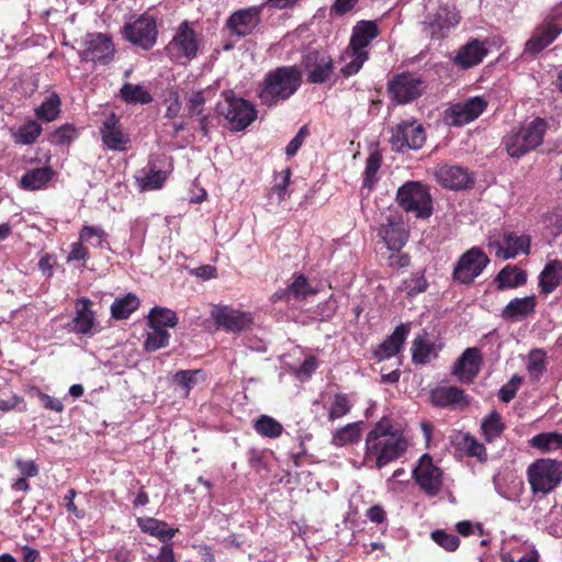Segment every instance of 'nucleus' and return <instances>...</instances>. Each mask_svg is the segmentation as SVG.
<instances>
[{
    "instance_id": "36",
    "label": "nucleus",
    "mask_w": 562,
    "mask_h": 562,
    "mask_svg": "<svg viewBox=\"0 0 562 562\" xmlns=\"http://www.w3.org/2000/svg\"><path fill=\"white\" fill-rule=\"evenodd\" d=\"M364 422H355L336 429L331 436V445L335 447H345L347 445L357 443L362 435Z\"/></svg>"
},
{
    "instance_id": "17",
    "label": "nucleus",
    "mask_w": 562,
    "mask_h": 562,
    "mask_svg": "<svg viewBox=\"0 0 562 562\" xmlns=\"http://www.w3.org/2000/svg\"><path fill=\"white\" fill-rule=\"evenodd\" d=\"M486 108L487 101L484 97H473L446 110L445 120L449 125L462 126L477 119Z\"/></svg>"
},
{
    "instance_id": "8",
    "label": "nucleus",
    "mask_w": 562,
    "mask_h": 562,
    "mask_svg": "<svg viewBox=\"0 0 562 562\" xmlns=\"http://www.w3.org/2000/svg\"><path fill=\"white\" fill-rule=\"evenodd\" d=\"M300 67L306 74V81L312 85L327 82L334 75V59L322 49H310L302 54Z\"/></svg>"
},
{
    "instance_id": "28",
    "label": "nucleus",
    "mask_w": 562,
    "mask_h": 562,
    "mask_svg": "<svg viewBox=\"0 0 562 562\" xmlns=\"http://www.w3.org/2000/svg\"><path fill=\"white\" fill-rule=\"evenodd\" d=\"M487 53L488 49L484 42L471 38L459 48L453 63L462 69H469L481 64Z\"/></svg>"
},
{
    "instance_id": "48",
    "label": "nucleus",
    "mask_w": 562,
    "mask_h": 562,
    "mask_svg": "<svg viewBox=\"0 0 562 562\" xmlns=\"http://www.w3.org/2000/svg\"><path fill=\"white\" fill-rule=\"evenodd\" d=\"M167 178L166 171L150 167L143 177L137 178V182L142 191H153L161 189Z\"/></svg>"
},
{
    "instance_id": "25",
    "label": "nucleus",
    "mask_w": 562,
    "mask_h": 562,
    "mask_svg": "<svg viewBox=\"0 0 562 562\" xmlns=\"http://www.w3.org/2000/svg\"><path fill=\"white\" fill-rule=\"evenodd\" d=\"M411 330L408 323H401L378 347L373 350V358L381 362L397 355L407 339Z\"/></svg>"
},
{
    "instance_id": "14",
    "label": "nucleus",
    "mask_w": 562,
    "mask_h": 562,
    "mask_svg": "<svg viewBox=\"0 0 562 562\" xmlns=\"http://www.w3.org/2000/svg\"><path fill=\"white\" fill-rule=\"evenodd\" d=\"M262 7L252 5L233 12L225 22V29L228 30L232 36L238 38L252 34L261 23Z\"/></svg>"
},
{
    "instance_id": "43",
    "label": "nucleus",
    "mask_w": 562,
    "mask_h": 562,
    "mask_svg": "<svg viewBox=\"0 0 562 562\" xmlns=\"http://www.w3.org/2000/svg\"><path fill=\"white\" fill-rule=\"evenodd\" d=\"M529 445L542 452L562 450V434L555 431L540 432L529 440Z\"/></svg>"
},
{
    "instance_id": "34",
    "label": "nucleus",
    "mask_w": 562,
    "mask_h": 562,
    "mask_svg": "<svg viewBox=\"0 0 562 562\" xmlns=\"http://www.w3.org/2000/svg\"><path fill=\"white\" fill-rule=\"evenodd\" d=\"M527 282V273L517 266L507 265L496 274L494 283L498 291L516 289Z\"/></svg>"
},
{
    "instance_id": "60",
    "label": "nucleus",
    "mask_w": 562,
    "mask_h": 562,
    "mask_svg": "<svg viewBox=\"0 0 562 562\" xmlns=\"http://www.w3.org/2000/svg\"><path fill=\"white\" fill-rule=\"evenodd\" d=\"M307 134L308 131L305 125L299 130L296 135L286 145L285 153L289 157H293L299 151Z\"/></svg>"
},
{
    "instance_id": "51",
    "label": "nucleus",
    "mask_w": 562,
    "mask_h": 562,
    "mask_svg": "<svg viewBox=\"0 0 562 562\" xmlns=\"http://www.w3.org/2000/svg\"><path fill=\"white\" fill-rule=\"evenodd\" d=\"M170 334L166 329H153L147 334L144 342V348L148 352H154L160 348L167 347L169 344Z\"/></svg>"
},
{
    "instance_id": "64",
    "label": "nucleus",
    "mask_w": 562,
    "mask_h": 562,
    "mask_svg": "<svg viewBox=\"0 0 562 562\" xmlns=\"http://www.w3.org/2000/svg\"><path fill=\"white\" fill-rule=\"evenodd\" d=\"M56 262V258L52 254H45L43 255L38 260V269L43 272L46 277L53 276V268Z\"/></svg>"
},
{
    "instance_id": "27",
    "label": "nucleus",
    "mask_w": 562,
    "mask_h": 562,
    "mask_svg": "<svg viewBox=\"0 0 562 562\" xmlns=\"http://www.w3.org/2000/svg\"><path fill=\"white\" fill-rule=\"evenodd\" d=\"M501 241L490 243L496 247V256L502 259H512L519 254L528 255L530 251V238L526 235H518L514 232H506Z\"/></svg>"
},
{
    "instance_id": "58",
    "label": "nucleus",
    "mask_w": 562,
    "mask_h": 562,
    "mask_svg": "<svg viewBox=\"0 0 562 562\" xmlns=\"http://www.w3.org/2000/svg\"><path fill=\"white\" fill-rule=\"evenodd\" d=\"M404 286L408 296H415L428 289V282L424 273L416 274L404 281Z\"/></svg>"
},
{
    "instance_id": "1",
    "label": "nucleus",
    "mask_w": 562,
    "mask_h": 562,
    "mask_svg": "<svg viewBox=\"0 0 562 562\" xmlns=\"http://www.w3.org/2000/svg\"><path fill=\"white\" fill-rule=\"evenodd\" d=\"M406 450L407 440L403 434L394 430L387 418H382L367 435L364 461L382 469L401 458Z\"/></svg>"
},
{
    "instance_id": "37",
    "label": "nucleus",
    "mask_w": 562,
    "mask_h": 562,
    "mask_svg": "<svg viewBox=\"0 0 562 562\" xmlns=\"http://www.w3.org/2000/svg\"><path fill=\"white\" fill-rule=\"evenodd\" d=\"M137 525L143 532L155 536L161 541L170 540L178 531V529L168 527L166 521L153 517L137 518Z\"/></svg>"
},
{
    "instance_id": "24",
    "label": "nucleus",
    "mask_w": 562,
    "mask_h": 562,
    "mask_svg": "<svg viewBox=\"0 0 562 562\" xmlns=\"http://www.w3.org/2000/svg\"><path fill=\"white\" fill-rule=\"evenodd\" d=\"M435 177L439 184L451 190L468 189L474 182L468 169L447 164L436 169Z\"/></svg>"
},
{
    "instance_id": "26",
    "label": "nucleus",
    "mask_w": 562,
    "mask_h": 562,
    "mask_svg": "<svg viewBox=\"0 0 562 562\" xmlns=\"http://www.w3.org/2000/svg\"><path fill=\"white\" fill-rule=\"evenodd\" d=\"M93 302L81 296L75 301V317L72 319L74 331L80 335H93L98 326L94 311H92Z\"/></svg>"
},
{
    "instance_id": "56",
    "label": "nucleus",
    "mask_w": 562,
    "mask_h": 562,
    "mask_svg": "<svg viewBox=\"0 0 562 562\" xmlns=\"http://www.w3.org/2000/svg\"><path fill=\"white\" fill-rule=\"evenodd\" d=\"M347 54L351 56V60L340 69V74L344 78L357 75L363 67L364 63L369 59V55H362L360 53Z\"/></svg>"
},
{
    "instance_id": "35",
    "label": "nucleus",
    "mask_w": 562,
    "mask_h": 562,
    "mask_svg": "<svg viewBox=\"0 0 562 562\" xmlns=\"http://www.w3.org/2000/svg\"><path fill=\"white\" fill-rule=\"evenodd\" d=\"M50 167H38L27 170L20 179V187L24 190L35 191L43 189L53 178Z\"/></svg>"
},
{
    "instance_id": "29",
    "label": "nucleus",
    "mask_w": 562,
    "mask_h": 562,
    "mask_svg": "<svg viewBox=\"0 0 562 562\" xmlns=\"http://www.w3.org/2000/svg\"><path fill=\"white\" fill-rule=\"evenodd\" d=\"M537 307L536 295L515 297L502 310L501 317L509 323L521 322L533 315Z\"/></svg>"
},
{
    "instance_id": "50",
    "label": "nucleus",
    "mask_w": 562,
    "mask_h": 562,
    "mask_svg": "<svg viewBox=\"0 0 562 562\" xmlns=\"http://www.w3.org/2000/svg\"><path fill=\"white\" fill-rule=\"evenodd\" d=\"M211 92V89H201L192 92L188 98V115L190 117L204 114V104L207 100V94Z\"/></svg>"
},
{
    "instance_id": "44",
    "label": "nucleus",
    "mask_w": 562,
    "mask_h": 562,
    "mask_svg": "<svg viewBox=\"0 0 562 562\" xmlns=\"http://www.w3.org/2000/svg\"><path fill=\"white\" fill-rule=\"evenodd\" d=\"M382 155L379 150L369 154L362 178V187L372 190L379 181L378 171L382 166Z\"/></svg>"
},
{
    "instance_id": "11",
    "label": "nucleus",
    "mask_w": 562,
    "mask_h": 562,
    "mask_svg": "<svg viewBox=\"0 0 562 562\" xmlns=\"http://www.w3.org/2000/svg\"><path fill=\"white\" fill-rule=\"evenodd\" d=\"M425 142V128L415 120L402 121L392 128L390 143L395 151L404 153L407 149H419Z\"/></svg>"
},
{
    "instance_id": "15",
    "label": "nucleus",
    "mask_w": 562,
    "mask_h": 562,
    "mask_svg": "<svg viewBox=\"0 0 562 562\" xmlns=\"http://www.w3.org/2000/svg\"><path fill=\"white\" fill-rule=\"evenodd\" d=\"M86 48L79 53L82 61L108 65L112 61L115 47L112 38L103 33L88 34Z\"/></svg>"
},
{
    "instance_id": "10",
    "label": "nucleus",
    "mask_w": 562,
    "mask_h": 562,
    "mask_svg": "<svg viewBox=\"0 0 562 562\" xmlns=\"http://www.w3.org/2000/svg\"><path fill=\"white\" fill-rule=\"evenodd\" d=\"M122 34L132 44L150 49L157 42V21L147 12L143 13L135 21L125 23Z\"/></svg>"
},
{
    "instance_id": "41",
    "label": "nucleus",
    "mask_w": 562,
    "mask_h": 562,
    "mask_svg": "<svg viewBox=\"0 0 562 562\" xmlns=\"http://www.w3.org/2000/svg\"><path fill=\"white\" fill-rule=\"evenodd\" d=\"M43 128L40 123L34 120H29L18 130H11V137L18 145H32L41 136Z\"/></svg>"
},
{
    "instance_id": "19",
    "label": "nucleus",
    "mask_w": 562,
    "mask_h": 562,
    "mask_svg": "<svg viewBox=\"0 0 562 562\" xmlns=\"http://www.w3.org/2000/svg\"><path fill=\"white\" fill-rule=\"evenodd\" d=\"M381 34L380 26L376 21L373 20H360L351 30V36L349 44L346 48V53H360L362 55H369L367 49L370 44L379 37Z\"/></svg>"
},
{
    "instance_id": "40",
    "label": "nucleus",
    "mask_w": 562,
    "mask_h": 562,
    "mask_svg": "<svg viewBox=\"0 0 562 562\" xmlns=\"http://www.w3.org/2000/svg\"><path fill=\"white\" fill-rule=\"evenodd\" d=\"M178 324V316L176 312L170 308L155 306L148 314V325L153 329H166V327H176Z\"/></svg>"
},
{
    "instance_id": "47",
    "label": "nucleus",
    "mask_w": 562,
    "mask_h": 562,
    "mask_svg": "<svg viewBox=\"0 0 562 562\" xmlns=\"http://www.w3.org/2000/svg\"><path fill=\"white\" fill-rule=\"evenodd\" d=\"M482 431L486 441L492 442L496 438L501 437L505 429V425L502 420V415L493 411L482 423Z\"/></svg>"
},
{
    "instance_id": "42",
    "label": "nucleus",
    "mask_w": 562,
    "mask_h": 562,
    "mask_svg": "<svg viewBox=\"0 0 562 562\" xmlns=\"http://www.w3.org/2000/svg\"><path fill=\"white\" fill-rule=\"evenodd\" d=\"M547 352L541 348L530 350L527 359V372L532 381L538 382L547 371Z\"/></svg>"
},
{
    "instance_id": "2",
    "label": "nucleus",
    "mask_w": 562,
    "mask_h": 562,
    "mask_svg": "<svg viewBox=\"0 0 562 562\" xmlns=\"http://www.w3.org/2000/svg\"><path fill=\"white\" fill-rule=\"evenodd\" d=\"M302 85V70L296 65L280 66L268 71L259 85L258 98L266 106L289 100Z\"/></svg>"
},
{
    "instance_id": "22",
    "label": "nucleus",
    "mask_w": 562,
    "mask_h": 562,
    "mask_svg": "<svg viewBox=\"0 0 562 562\" xmlns=\"http://www.w3.org/2000/svg\"><path fill=\"white\" fill-rule=\"evenodd\" d=\"M100 134L103 144L112 150L125 151L131 142L128 134L123 132L120 117L111 113L102 123Z\"/></svg>"
},
{
    "instance_id": "3",
    "label": "nucleus",
    "mask_w": 562,
    "mask_h": 562,
    "mask_svg": "<svg viewBox=\"0 0 562 562\" xmlns=\"http://www.w3.org/2000/svg\"><path fill=\"white\" fill-rule=\"evenodd\" d=\"M547 130V121L542 117H536L519 127L513 128L504 136L502 144L510 157L520 158L542 144Z\"/></svg>"
},
{
    "instance_id": "39",
    "label": "nucleus",
    "mask_w": 562,
    "mask_h": 562,
    "mask_svg": "<svg viewBox=\"0 0 562 562\" xmlns=\"http://www.w3.org/2000/svg\"><path fill=\"white\" fill-rule=\"evenodd\" d=\"M139 299L134 293L116 297L111 305V316L117 321L126 319L139 307Z\"/></svg>"
},
{
    "instance_id": "59",
    "label": "nucleus",
    "mask_w": 562,
    "mask_h": 562,
    "mask_svg": "<svg viewBox=\"0 0 562 562\" xmlns=\"http://www.w3.org/2000/svg\"><path fill=\"white\" fill-rule=\"evenodd\" d=\"M201 370H181L175 374V381L189 394L190 390L196 384V375Z\"/></svg>"
},
{
    "instance_id": "16",
    "label": "nucleus",
    "mask_w": 562,
    "mask_h": 562,
    "mask_svg": "<svg viewBox=\"0 0 562 562\" xmlns=\"http://www.w3.org/2000/svg\"><path fill=\"white\" fill-rule=\"evenodd\" d=\"M170 56L176 59H193L198 55L199 42L195 31L187 21L182 22L171 42L167 45Z\"/></svg>"
},
{
    "instance_id": "18",
    "label": "nucleus",
    "mask_w": 562,
    "mask_h": 562,
    "mask_svg": "<svg viewBox=\"0 0 562 562\" xmlns=\"http://www.w3.org/2000/svg\"><path fill=\"white\" fill-rule=\"evenodd\" d=\"M461 16L454 8L440 7L424 23V31L434 40L447 37L452 29L460 23Z\"/></svg>"
},
{
    "instance_id": "21",
    "label": "nucleus",
    "mask_w": 562,
    "mask_h": 562,
    "mask_svg": "<svg viewBox=\"0 0 562 562\" xmlns=\"http://www.w3.org/2000/svg\"><path fill=\"white\" fill-rule=\"evenodd\" d=\"M429 401L435 407L450 409L464 408L470 404L465 391L454 385L436 386L430 391Z\"/></svg>"
},
{
    "instance_id": "46",
    "label": "nucleus",
    "mask_w": 562,
    "mask_h": 562,
    "mask_svg": "<svg viewBox=\"0 0 562 562\" xmlns=\"http://www.w3.org/2000/svg\"><path fill=\"white\" fill-rule=\"evenodd\" d=\"M252 427L258 435L270 439L279 438L283 432L282 424L269 415H260Z\"/></svg>"
},
{
    "instance_id": "33",
    "label": "nucleus",
    "mask_w": 562,
    "mask_h": 562,
    "mask_svg": "<svg viewBox=\"0 0 562 562\" xmlns=\"http://www.w3.org/2000/svg\"><path fill=\"white\" fill-rule=\"evenodd\" d=\"M438 357L436 345L428 339V333L418 335L412 342V361L415 364H427Z\"/></svg>"
},
{
    "instance_id": "20",
    "label": "nucleus",
    "mask_w": 562,
    "mask_h": 562,
    "mask_svg": "<svg viewBox=\"0 0 562 562\" xmlns=\"http://www.w3.org/2000/svg\"><path fill=\"white\" fill-rule=\"evenodd\" d=\"M483 363V356L479 348H467L456 360L451 368V374L461 383H473Z\"/></svg>"
},
{
    "instance_id": "13",
    "label": "nucleus",
    "mask_w": 562,
    "mask_h": 562,
    "mask_svg": "<svg viewBox=\"0 0 562 562\" xmlns=\"http://www.w3.org/2000/svg\"><path fill=\"white\" fill-rule=\"evenodd\" d=\"M211 318L217 328L227 333H240L252 325V316L248 312L233 308L228 305H216L211 311Z\"/></svg>"
},
{
    "instance_id": "32",
    "label": "nucleus",
    "mask_w": 562,
    "mask_h": 562,
    "mask_svg": "<svg viewBox=\"0 0 562 562\" xmlns=\"http://www.w3.org/2000/svg\"><path fill=\"white\" fill-rule=\"evenodd\" d=\"M539 292L542 295L552 293L562 284V262L559 260H550L540 272Z\"/></svg>"
},
{
    "instance_id": "6",
    "label": "nucleus",
    "mask_w": 562,
    "mask_h": 562,
    "mask_svg": "<svg viewBox=\"0 0 562 562\" xmlns=\"http://www.w3.org/2000/svg\"><path fill=\"white\" fill-rule=\"evenodd\" d=\"M224 102L216 104V113L224 116L232 131H243L257 119V110L254 104L235 95L233 91L223 93Z\"/></svg>"
},
{
    "instance_id": "31",
    "label": "nucleus",
    "mask_w": 562,
    "mask_h": 562,
    "mask_svg": "<svg viewBox=\"0 0 562 562\" xmlns=\"http://www.w3.org/2000/svg\"><path fill=\"white\" fill-rule=\"evenodd\" d=\"M104 235L105 233L103 229L85 225L79 233V241L72 243L70 246L67 261H83L85 265L89 258V250L83 246V241H89L93 236H98L100 238L99 245H101Z\"/></svg>"
},
{
    "instance_id": "5",
    "label": "nucleus",
    "mask_w": 562,
    "mask_h": 562,
    "mask_svg": "<svg viewBox=\"0 0 562 562\" xmlns=\"http://www.w3.org/2000/svg\"><path fill=\"white\" fill-rule=\"evenodd\" d=\"M527 479L535 495L549 494L562 481V461L549 458L537 459L528 467Z\"/></svg>"
},
{
    "instance_id": "54",
    "label": "nucleus",
    "mask_w": 562,
    "mask_h": 562,
    "mask_svg": "<svg viewBox=\"0 0 562 562\" xmlns=\"http://www.w3.org/2000/svg\"><path fill=\"white\" fill-rule=\"evenodd\" d=\"M463 449L469 457H474L480 462H485L487 460V453L484 445L470 435H465L463 438Z\"/></svg>"
},
{
    "instance_id": "30",
    "label": "nucleus",
    "mask_w": 562,
    "mask_h": 562,
    "mask_svg": "<svg viewBox=\"0 0 562 562\" xmlns=\"http://www.w3.org/2000/svg\"><path fill=\"white\" fill-rule=\"evenodd\" d=\"M561 33V27L554 23H546L536 29L526 43V50L536 55L548 47Z\"/></svg>"
},
{
    "instance_id": "55",
    "label": "nucleus",
    "mask_w": 562,
    "mask_h": 562,
    "mask_svg": "<svg viewBox=\"0 0 562 562\" xmlns=\"http://www.w3.org/2000/svg\"><path fill=\"white\" fill-rule=\"evenodd\" d=\"M288 288L291 295L295 299H305L311 294H315V291L308 283L307 278L302 273L295 276L293 282Z\"/></svg>"
},
{
    "instance_id": "53",
    "label": "nucleus",
    "mask_w": 562,
    "mask_h": 562,
    "mask_svg": "<svg viewBox=\"0 0 562 562\" xmlns=\"http://www.w3.org/2000/svg\"><path fill=\"white\" fill-rule=\"evenodd\" d=\"M78 135L75 125L66 123L50 134V143L55 145H69Z\"/></svg>"
},
{
    "instance_id": "4",
    "label": "nucleus",
    "mask_w": 562,
    "mask_h": 562,
    "mask_svg": "<svg viewBox=\"0 0 562 562\" xmlns=\"http://www.w3.org/2000/svg\"><path fill=\"white\" fill-rule=\"evenodd\" d=\"M396 202L404 212L419 220H428L434 212L429 188L419 181L402 184L396 192Z\"/></svg>"
},
{
    "instance_id": "12",
    "label": "nucleus",
    "mask_w": 562,
    "mask_h": 562,
    "mask_svg": "<svg viewBox=\"0 0 562 562\" xmlns=\"http://www.w3.org/2000/svg\"><path fill=\"white\" fill-rule=\"evenodd\" d=\"M413 477L419 488L428 496H437L443 485V472L428 453H424L413 470Z\"/></svg>"
},
{
    "instance_id": "7",
    "label": "nucleus",
    "mask_w": 562,
    "mask_h": 562,
    "mask_svg": "<svg viewBox=\"0 0 562 562\" xmlns=\"http://www.w3.org/2000/svg\"><path fill=\"white\" fill-rule=\"evenodd\" d=\"M426 85L422 77L411 71L394 75L386 85L390 99L396 104H407L418 99Z\"/></svg>"
},
{
    "instance_id": "49",
    "label": "nucleus",
    "mask_w": 562,
    "mask_h": 562,
    "mask_svg": "<svg viewBox=\"0 0 562 562\" xmlns=\"http://www.w3.org/2000/svg\"><path fill=\"white\" fill-rule=\"evenodd\" d=\"M352 404L345 393H336L328 409V420L339 419L351 411Z\"/></svg>"
},
{
    "instance_id": "9",
    "label": "nucleus",
    "mask_w": 562,
    "mask_h": 562,
    "mask_svg": "<svg viewBox=\"0 0 562 562\" xmlns=\"http://www.w3.org/2000/svg\"><path fill=\"white\" fill-rule=\"evenodd\" d=\"M490 263L487 255L479 247L463 252L454 265L452 277L464 285H471Z\"/></svg>"
},
{
    "instance_id": "61",
    "label": "nucleus",
    "mask_w": 562,
    "mask_h": 562,
    "mask_svg": "<svg viewBox=\"0 0 562 562\" xmlns=\"http://www.w3.org/2000/svg\"><path fill=\"white\" fill-rule=\"evenodd\" d=\"M38 400L41 401L44 408L48 411H54L56 413H61L64 411V404L59 398L53 397L42 391H37Z\"/></svg>"
},
{
    "instance_id": "57",
    "label": "nucleus",
    "mask_w": 562,
    "mask_h": 562,
    "mask_svg": "<svg viewBox=\"0 0 562 562\" xmlns=\"http://www.w3.org/2000/svg\"><path fill=\"white\" fill-rule=\"evenodd\" d=\"M522 383V378L514 374L510 380L499 389L498 397L504 403H509L515 398L519 386Z\"/></svg>"
},
{
    "instance_id": "45",
    "label": "nucleus",
    "mask_w": 562,
    "mask_h": 562,
    "mask_svg": "<svg viewBox=\"0 0 562 562\" xmlns=\"http://www.w3.org/2000/svg\"><path fill=\"white\" fill-rule=\"evenodd\" d=\"M61 100L56 92L50 93L35 110V116L43 122H53L60 114Z\"/></svg>"
},
{
    "instance_id": "52",
    "label": "nucleus",
    "mask_w": 562,
    "mask_h": 562,
    "mask_svg": "<svg viewBox=\"0 0 562 562\" xmlns=\"http://www.w3.org/2000/svg\"><path fill=\"white\" fill-rule=\"evenodd\" d=\"M431 540L448 552L456 551L460 546V539L453 533H448L442 529L435 530L430 533Z\"/></svg>"
},
{
    "instance_id": "23",
    "label": "nucleus",
    "mask_w": 562,
    "mask_h": 562,
    "mask_svg": "<svg viewBox=\"0 0 562 562\" xmlns=\"http://www.w3.org/2000/svg\"><path fill=\"white\" fill-rule=\"evenodd\" d=\"M378 236L390 251L398 252L407 243L409 233L401 220L389 216L378 228Z\"/></svg>"
},
{
    "instance_id": "38",
    "label": "nucleus",
    "mask_w": 562,
    "mask_h": 562,
    "mask_svg": "<svg viewBox=\"0 0 562 562\" xmlns=\"http://www.w3.org/2000/svg\"><path fill=\"white\" fill-rule=\"evenodd\" d=\"M120 98L127 104H149L153 95L140 85L125 82L120 89Z\"/></svg>"
},
{
    "instance_id": "62",
    "label": "nucleus",
    "mask_w": 562,
    "mask_h": 562,
    "mask_svg": "<svg viewBox=\"0 0 562 562\" xmlns=\"http://www.w3.org/2000/svg\"><path fill=\"white\" fill-rule=\"evenodd\" d=\"M411 257L406 252H393L387 257V266L393 269H402L408 267Z\"/></svg>"
},
{
    "instance_id": "63",
    "label": "nucleus",
    "mask_w": 562,
    "mask_h": 562,
    "mask_svg": "<svg viewBox=\"0 0 562 562\" xmlns=\"http://www.w3.org/2000/svg\"><path fill=\"white\" fill-rule=\"evenodd\" d=\"M359 0H336L330 8V12L337 16H342L352 11Z\"/></svg>"
}]
</instances>
